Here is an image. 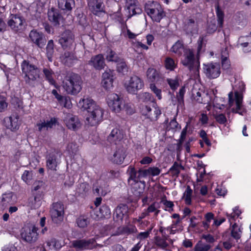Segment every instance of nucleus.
Instances as JSON below:
<instances>
[{
  "instance_id": "46",
  "label": "nucleus",
  "mask_w": 251,
  "mask_h": 251,
  "mask_svg": "<svg viewBox=\"0 0 251 251\" xmlns=\"http://www.w3.org/2000/svg\"><path fill=\"white\" fill-rule=\"evenodd\" d=\"M165 66L167 69L173 71L176 68V64L173 59L168 57L165 59Z\"/></svg>"
},
{
  "instance_id": "55",
  "label": "nucleus",
  "mask_w": 251,
  "mask_h": 251,
  "mask_svg": "<svg viewBox=\"0 0 251 251\" xmlns=\"http://www.w3.org/2000/svg\"><path fill=\"white\" fill-rule=\"evenodd\" d=\"M213 116L216 119V121L220 124H225L226 121V118L225 115L223 114H213Z\"/></svg>"
},
{
  "instance_id": "53",
  "label": "nucleus",
  "mask_w": 251,
  "mask_h": 251,
  "mask_svg": "<svg viewBox=\"0 0 251 251\" xmlns=\"http://www.w3.org/2000/svg\"><path fill=\"white\" fill-rule=\"evenodd\" d=\"M100 212L101 215L105 218L109 217L111 214L110 208L108 206L105 205H102L100 207Z\"/></svg>"
},
{
  "instance_id": "2",
  "label": "nucleus",
  "mask_w": 251,
  "mask_h": 251,
  "mask_svg": "<svg viewBox=\"0 0 251 251\" xmlns=\"http://www.w3.org/2000/svg\"><path fill=\"white\" fill-rule=\"evenodd\" d=\"M228 96V101L227 104L226 105L223 103H219V101H222V99L216 98L213 101V107L215 108L222 110L225 108H230L235 104V106L233 107L231 110H240L243 108V96L241 94L237 91L235 92L234 93L230 92Z\"/></svg>"
},
{
  "instance_id": "44",
  "label": "nucleus",
  "mask_w": 251,
  "mask_h": 251,
  "mask_svg": "<svg viewBox=\"0 0 251 251\" xmlns=\"http://www.w3.org/2000/svg\"><path fill=\"white\" fill-rule=\"evenodd\" d=\"M76 223L78 227L83 228L87 226L90 221L88 218L80 216L77 219Z\"/></svg>"
},
{
  "instance_id": "3",
  "label": "nucleus",
  "mask_w": 251,
  "mask_h": 251,
  "mask_svg": "<svg viewBox=\"0 0 251 251\" xmlns=\"http://www.w3.org/2000/svg\"><path fill=\"white\" fill-rule=\"evenodd\" d=\"M21 66L25 82L30 86H34L40 78V70L35 65L25 60L23 62Z\"/></svg>"
},
{
  "instance_id": "16",
  "label": "nucleus",
  "mask_w": 251,
  "mask_h": 251,
  "mask_svg": "<svg viewBox=\"0 0 251 251\" xmlns=\"http://www.w3.org/2000/svg\"><path fill=\"white\" fill-rule=\"evenodd\" d=\"M18 119V116L13 114L4 119V125L7 129H9L12 131H16L20 126Z\"/></svg>"
},
{
  "instance_id": "11",
  "label": "nucleus",
  "mask_w": 251,
  "mask_h": 251,
  "mask_svg": "<svg viewBox=\"0 0 251 251\" xmlns=\"http://www.w3.org/2000/svg\"><path fill=\"white\" fill-rule=\"evenodd\" d=\"M102 115V111H88L85 124L90 126H97L101 120Z\"/></svg>"
},
{
  "instance_id": "22",
  "label": "nucleus",
  "mask_w": 251,
  "mask_h": 251,
  "mask_svg": "<svg viewBox=\"0 0 251 251\" xmlns=\"http://www.w3.org/2000/svg\"><path fill=\"white\" fill-rule=\"evenodd\" d=\"M108 107L111 110H121V101L119 96L114 93L109 94L107 99Z\"/></svg>"
},
{
  "instance_id": "62",
  "label": "nucleus",
  "mask_w": 251,
  "mask_h": 251,
  "mask_svg": "<svg viewBox=\"0 0 251 251\" xmlns=\"http://www.w3.org/2000/svg\"><path fill=\"white\" fill-rule=\"evenodd\" d=\"M168 128H169V130L170 129H175L177 128H180V126H179L175 117L171 121Z\"/></svg>"
},
{
  "instance_id": "63",
  "label": "nucleus",
  "mask_w": 251,
  "mask_h": 251,
  "mask_svg": "<svg viewBox=\"0 0 251 251\" xmlns=\"http://www.w3.org/2000/svg\"><path fill=\"white\" fill-rule=\"evenodd\" d=\"M149 175L148 169L138 170V178L139 181H141V179L147 177Z\"/></svg>"
},
{
  "instance_id": "59",
  "label": "nucleus",
  "mask_w": 251,
  "mask_h": 251,
  "mask_svg": "<svg viewBox=\"0 0 251 251\" xmlns=\"http://www.w3.org/2000/svg\"><path fill=\"white\" fill-rule=\"evenodd\" d=\"M148 171L149 175H151L152 176H157L161 172V170L158 168L154 167H150L148 169Z\"/></svg>"
},
{
  "instance_id": "48",
  "label": "nucleus",
  "mask_w": 251,
  "mask_h": 251,
  "mask_svg": "<svg viewBox=\"0 0 251 251\" xmlns=\"http://www.w3.org/2000/svg\"><path fill=\"white\" fill-rule=\"evenodd\" d=\"M90 187L88 183L86 182L81 183L77 185V191L78 193L83 194L88 192Z\"/></svg>"
},
{
  "instance_id": "26",
  "label": "nucleus",
  "mask_w": 251,
  "mask_h": 251,
  "mask_svg": "<svg viewBox=\"0 0 251 251\" xmlns=\"http://www.w3.org/2000/svg\"><path fill=\"white\" fill-rule=\"evenodd\" d=\"M128 211V208L126 204H121L115 209L113 214V218L117 222L122 221L124 217L126 216Z\"/></svg>"
},
{
  "instance_id": "36",
  "label": "nucleus",
  "mask_w": 251,
  "mask_h": 251,
  "mask_svg": "<svg viewBox=\"0 0 251 251\" xmlns=\"http://www.w3.org/2000/svg\"><path fill=\"white\" fill-rule=\"evenodd\" d=\"M127 173L129 176L128 179L129 182L130 180H133L134 182L139 181L138 171H136L134 167L129 166L127 169Z\"/></svg>"
},
{
  "instance_id": "10",
  "label": "nucleus",
  "mask_w": 251,
  "mask_h": 251,
  "mask_svg": "<svg viewBox=\"0 0 251 251\" xmlns=\"http://www.w3.org/2000/svg\"><path fill=\"white\" fill-rule=\"evenodd\" d=\"M59 43L63 49H71L75 43V36L70 30H65L60 36Z\"/></svg>"
},
{
  "instance_id": "19",
  "label": "nucleus",
  "mask_w": 251,
  "mask_h": 251,
  "mask_svg": "<svg viewBox=\"0 0 251 251\" xmlns=\"http://www.w3.org/2000/svg\"><path fill=\"white\" fill-rule=\"evenodd\" d=\"M48 17L49 20L54 26L59 25L60 22L63 19V17L59 11L53 7L49 9Z\"/></svg>"
},
{
  "instance_id": "27",
  "label": "nucleus",
  "mask_w": 251,
  "mask_h": 251,
  "mask_svg": "<svg viewBox=\"0 0 251 251\" xmlns=\"http://www.w3.org/2000/svg\"><path fill=\"white\" fill-rule=\"evenodd\" d=\"M46 166L47 168L52 171H56L57 165L59 164V160L57 158V155L55 153L49 154L46 157Z\"/></svg>"
},
{
  "instance_id": "42",
  "label": "nucleus",
  "mask_w": 251,
  "mask_h": 251,
  "mask_svg": "<svg viewBox=\"0 0 251 251\" xmlns=\"http://www.w3.org/2000/svg\"><path fill=\"white\" fill-rule=\"evenodd\" d=\"M167 239L165 237H156L155 238V244L158 247L162 249H165L169 246V244L166 241Z\"/></svg>"
},
{
  "instance_id": "61",
  "label": "nucleus",
  "mask_w": 251,
  "mask_h": 251,
  "mask_svg": "<svg viewBox=\"0 0 251 251\" xmlns=\"http://www.w3.org/2000/svg\"><path fill=\"white\" fill-rule=\"evenodd\" d=\"M74 179L73 177L69 176L65 180L64 183V186L66 188H70L74 184Z\"/></svg>"
},
{
  "instance_id": "41",
  "label": "nucleus",
  "mask_w": 251,
  "mask_h": 251,
  "mask_svg": "<svg viewBox=\"0 0 251 251\" xmlns=\"http://www.w3.org/2000/svg\"><path fill=\"white\" fill-rule=\"evenodd\" d=\"M231 235L232 237L238 240L240 238L241 235V231L240 227L236 224H234L232 227L231 231Z\"/></svg>"
},
{
  "instance_id": "31",
  "label": "nucleus",
  "mask_w": 251,
  "mask_h": 251,
  "mask_svg": "<svg viewBox=\"0 0 251 251\" xmlns=\"http://www.w3.org/2000/svg\"><path fill=\"white\" fill-rule=\"evenodd\" d=\"M42 199V196L40 194L30 198L28 201V206L32 209L38 208L41 205Z\"/></svg>"
},
{
  "instance_id": "43",
  "label": "nucleus",
  "mask_w": 251,
  "mask_h": 251,
  "mask_svg": "<svg viewBox=\"0 0 251 251\" xmlns=\"http://www.w3.org/2000/svg\"><path fill=\"white\" fill-rule=\"evenodd\" d=\"M117 63V70L118 72L125 74L128 72L127 66L123 59H121L120 61Z\"/></svg>"
},
{
  "instance_id": "37",
  "label": "nucleus",
  "mask_w": 251,
  "mask_h": 251,
  "mask_svg": "<svg viewBox=\"0 0 251 251\" xmlns=\"http://www.w3.org/2000/svg\"><path fill=\"white\" fill-rule=\"evenodd\" d=\"M43 73L46 79L51 85H54L55 83V81L53 78L54 73L50 69L48 68H44Z\"/></svg>"
},
{
  "instance_id": "57",
  "label": "nucleus",
  "mask_w": 251,
  "mask_h": 251,
  "mask_svg": "<svg viewBox=\"0 0 251 251\" xmlns=\"http://www.w3.org/2000/svg\"><path fill=\"white\" fill-rule=\"evenodd\" d=\"M150 88L151 90L155 94L158 99L159 100H161L162 98L161 90L158 88L154 83H151L150 84Z\"/></svg>"
},
{
  "instance_id": "29",
  "label": "nucleus",
  "mask_w": 251,
  "mask_h": 251,
  "mask_svg": "<svg viewBox=\"0 0 251 251\" xmlns=\"http://www.w3.org/2000/svg\"><path fill=\"white\" fill-rule=\"evenodd\" d=\"M126 157V150L123 147L118 149L113 154V161L116 164H122Z\"/></svg>"
},
{
  "instance_id": "17",
  "label": "nucleus",
  "mask_w": 251,
  "mask_h": 251,
  "mask_svg": "<svg viewBox=\"0 0 251 251\" xmlns=\"http://www.w3.org/2000/svg\"><path fill=\"white\" fill-rule=\"evenodd\" d=\"M64 121L70 129L76 130L81 126V123L77 117L72 115H68L64 119Z\"/></svg>"
},
{
  "instance_id": "54",
  "label": "nucleus",
  "mask_w": 251,
  "mask_h": 251,
  "mask_svg": "<svg viewBox=\"0 0 251 251\" xmlns=\"http://www.w3.org/2000/svg\"><path fill=\"white\" fill-rule=\"evenodd\" d=\"M152 229V227H151L149 228L147 231L145 232H141L139 233L136 236L137 239H139L140 240H143L148 238L151 231Z\"/></svg>"
},
{
  "instance_id": "6",
  "label": "nucleus",
  "mask_w": 251,
  "mask_h": 251,
  "mask_svg": "<svg viewBox=\"0 0 251 251\" xmlns=\"http://www.w3.org/2000/svg\"><path fill=\"white\" fill-rule=\"evenodd\" d=\"M25 20L18 15H12L7 22V25L12 30L16 32H21L25 26Z\"/></svg>"
},
{
  "instance_id": "18",
  "label": "nucleus",
  "mask_w": 251,
  "mask_h": 251,
  "mask_svg": "<svg viewBox=\"0 0 251 251\" xmlns=\"http://www.w3.org/2000/svg\"><path fill=\"white\" fill-rule=\"evenodd\" d=\"M95 242L94 239L78 240L73 241V246L78 250L91 249L94 247Z\"/></svg>"
},
{
  "instance_id": "24",
  "label": "nucleus",
  "mask_w": 251,
  "mask_h": 251,
  "mask_svg": "<svg viewBox=\"0 0 251 251\" xmlns=\"http://www.w3.org/2000/svg\"><path fill=\"white\" fill-rule=\"evenodd\" d=\"M113 71L108 69L105 71L102 75V86L106 90L112 86L113 81Z\"/></svg>"
},
{
  "instance_id": "1",
  "label": "nucleus",
  "mask_w": 251,
  "mask_h": 251,
  "mask_svg": "<svg viewBox=\"0 0 251 251\" xmlns=\"http://www.w3.org/2000/svg\"><path fill=\"white\" fill-rule=\"evenodd\" d=\"M83 81L78 74L71 73L66 75L63 82V87L67 94L76 95L82 89Z\"/></svg>"
},
{
  "instance_id": "13",
  "label": "nucleus",
  "mask_w": 251,
  "mask_h": 251,
  "mask_svg": "<svg viewBox=\"0 0 251 251\" xmlns=\"http://www.w3.org/2000/svg\"><path fill=\"white\" fill-rule=\"evenodd\" d=\"M30 40L40 48H43L46 44V39L41 32L32 30L29 35Z\"/></svg>"
},
{
  "instance_id": "40",
  "label": "nucleus",
  "mask_w": 251,
  "mask_h": 251,
  "mask_svg": "<svg viewBox=\"0 0 251 251\" xmlns=\"http://www.w3.org/2000/svg\"><path fill=\"white\" fill-rule=\"evenodd\" d=\"M205 96L204 92L200 90L193 89L192 91V97L194 100L199 103L203 102V98Z\"/></svg>"
},
{
  "instance_id": "64",
  "label": "nucleus",
  "mask_w": 251,
  "mask_h": 251,
  "mask_svg": "<svg viewBox=\"0 0 251 251\" xmlns=\"http://www.w3.org/2000/svg\"><path fill=\"white\" fill-rule=\"evenodd\" d=\"M217 26L215 23L212 22L208 23L207 32L209 33H213L217 30Z\"/></svg>"
},
{
  "instance_id": "56",
  "label": "nucleus",
  "mask_w": 251,
  "mask_h": 251,
  "mask_svg": "<svg viewBox=\"0 0 251 251\" xmlns=\"http://www.w3.org/2000/svg\"><path fill=\"white\" fill-rule=\"evenodd\" d=\"M167 81L172 90H176L179 86L178 81L176 78H167Z\"/></svg>"
},
{
  "instance_id": "9",
  "label": "nucleus",
  "mask_w": 251,
  "mask_h": 251,
  "mask_svg": "<svg viewBox=\"0 0 251 251\" xmlns=\"http://www.w3.org/2000/svg\"><path fill=\"white\" fill-rule=\"evenodd\" d=\"M64 209V205L60 202H57L52 204L50 213L54 223L57 224L63 221Z\"/></svg>"
},
{
  "instance_id": "34",
  "label": "nucleus",
  "mask_w": 251,
  "mask_h": 251,
  "mask_svg": "<svg viewBox=\"0 0 251 251\" xmlns=\"http://www.w3.org/2000/svg\"><path fill=\"white\" fill-rule=\"evenodd\" d=\"M186 48H185L181 42L177 41L171 48V50L178 56L182 55L185 52Z\"/></svg>"
},
{
  "instance_id": "15",
  "label": "nucleus",
  "mask_w": 251,
  "mask_h": 251,
  "mask_svg": "<svg viewBox=\"0 0 251 251\" xmlns=\"http://www.w3.org/2000/svg\"><path fill=\"white\" fill-rule=\"evenodd\" d=\"M60 58L61 62L68 67L73 66L78 61L77 56L72 51H65Z\"/></svg>"
},
{
  "instance_id": "20",
  "label": "nucleus",
  "mask_w": 251,
  "mask_h": 251,
  "mask_svg": "<svg viewBox=\"0 0 251 251\" xmlns=\"http://www.w3.org/2000/svg\"><path fill=\"white\" fill-rule=\"evenodd\" d=\"M124 135L121 130L115 128L113 129L107 137V141L111 144L117 145L120 144L123 139Z\"/></svg>"
},
{
  "instance_id": "23",
  "label": "nucleus",
  "mask_w": 251,
  "mask_h": 251,
  "mask_svg": "<svg viewBox=\"0 0 251 251\" xmlns=\"http://www.w3.org/2000/svg\"><path fill=\"white\" fill-rule=\"evenodd\" d=\"M57 120L54 117L50 118L47 120H44L40 123L36 124L38 131L40 132L48 130L49 128H52L57 124Z\"/></svg>"
},
{
  "instance_id": "7",
  "label": "nucleus",
  "mask_w": 251,
  "mask_h": 251,
  "mask_svg": "<svg viewBox=\"0 0 251 251\" xmlns=\"http://www.w3.org/2000/svg\"><path fill=\"white\" fill-rule=\"evenodd\" d=\"M38 228L35 225L25 227L21 232L22 238L27 243H35L38 239Z\"/></svg>"
},
{
  "instance_id": "39",
  "label": "nucleus",
  "mask_w": 251,
  "mask_h": 251,
  "mask_svg": "<svg viewBox=\"0 0 251 251\" xmlns=\"http://www.w3.org/2000/svg\"><path fill=\"white\" fill-rule=\"evenodd\" d=\"M106 59L108 61L119 62L121 58L118 56L115 52L109 49L106 51Z\"/></svg>"
},
{
  "instance_id": "52",
  "label": "nucleus",
  "mask_w": 251,
  "mask_h": 251,
  "mask_svg": "<svg viewBox=\"0 0 251 251\" xmlns=\"http://www.w3.org/2000/svg\"><path fill=\"white\" fill-rule=\"evenodd\" d=\"M211 247V246L209 244L199 243L195 247L194 250L195 251H208Z\"/></svg>"
},
{
  "instance_id": "8",
  "label": "nucleus",
  "mask_w": 251,
  "mask_h": 251,
  "mask_svg": "<svg viewBox=\"0 0 251 251\" xmlns=\"http://www.w3.org/2000/svg\"><path fill=\"white\" fill-rule=\"evenodd\" d=\"M144 86L142 79L136 75L131 77L129 80L125 83L126 91L130 94H135Z\"/></svg>"
},
{
  "instance_id": "49",
  "label": "nucleus",
  "mask_w": 251,
  "mask_h": 251,
  "mask_svg": "<svg viewBox=\"0 0 251 251\" xmlns=\"http://www.w3.org/2000/svg\"><path fill=\"white\" fill-rule=\"evenodd\" d=\"M47 245L50 249H59L61 248V244L59 242L54 238L51 239L47 242Z\"/></svg>"
},
{
  "instance_id": "51",
  "label": "nucleus",
  "mask_w": 251,
  "mask_h": 251,
  "mask_svg": "<svg viewBox=\"0 0 251 251\" xmlns=\"http://www.w3.org/2000/svg\"><path fill=\"white\" fill-rule=\"evenodd\" d=\"M22 178L27 184L29 183L33 178L32 171H25L22 176Z\"/></svg>"
},
{
  "instance_id": "14",
  "label": "nucleus",
  "mask_w": 251,
  "mask_h": 251,
  "mask_svg": "<svg viewBox=\"0 0 251 251\" xmlns=\"http://www.w3.org/2000/svg\"><path fill=\"white\" fill-rule=\"evenodd\" d=\"M89 9L95 15L104 12V5L102 0H88Z\"/></svg>"
},
{
  "instance_id": "33",
  "label": "nucleus",
  "mask_w": 251,
  "mask_h": 251,
  "mask_svg": "<svg viewBox=\"0 0 251 251\" xmlns=\"http://www.w3.org/2000/svg\"><path fill=\"white\" fill-rule=\"evenodd\" d=\"M74 3V0H57L58 7L63 10H71L72 4Z\"/></svg>"
},
{
  "instance_id": "35",
  "label": "nucleus",
  "mask_w": 251,
  "mask_h": 251,
  "mask_svg": "<svg viewBox=\"0 0 251 251\" xmlns=\"http://www.w3.org/2000/svg\"><path fill=\"white\" fill-rule=\"evenodd\" d=\"M184 169V167L177 162H175L170 169L169 172L173 177H177L180 174V170Z\"/></svg>"
},
{
  "instance_id": "5",
  "label": "nucleus",
  "mask_w": 251,
  "mask_h": 251,
  "mask_svg": "<svg viewBox=\"0 0 251 251\" xmlns=\"http://www.w3.org/2000/svg\"><path fill=\"white\" fill-rule=\"evenodd\" d=\"M145 10L151 19L156 22H159L164 16L161 5L156 1H148L145 5Z\"/></svg>"
},
{
  "instance_id": "58",
  "label": "nucleus",
  "mask_w": 251,
  "mask_h": 251,
  "mask_svg": "<svg viewBox=\"0 0 251 251\" xmlns=\"http://www.w3.org/2000/svg\"><path fill=\"white\" fill-rule=\"evenodd\" d=\"M205 218L206 219V222H203V226L208 227L209 223L214 218V214L211 212L207 213L205 216Z\"/></svg>"
},
{
  "instance_id": "4",
  "label": "nucleus",
  "mask_w": 251,
  "mask_h": 251,
  "mask_svg": "<svg viewBox=\"0 0 251 251\" xmlns=\"http://www.w3.org/2000/svg\"><path fill=\"white\" fill-rule=\"evenodd\" d=\"M184 66L193 71L195 75L199 76L200 61L196 59L192 50L186 49L181 61Z\"/></svg>"
},
{
  "instance_id": "47",
  "label": "nucleus",
  "mask_w": 251,
  "mask_h": 251,
  "mask_svg": "<svg viewBox=\"0 0 251 251\" xmlns=\"http://www.w3.org/2000/svg\"><path fill=\"white\" fill-rule=\"evenodd\" d=\"M192 192V190L191 189L190 187L189 186H187L183 195V197L184 198L185 202L187 204H191V196Z\"/></svg>"
},
{
  "instance_id": "50",
  "label": "nucleus",
  "mask_w": 251,
  "mask_h": 251,
  "mask_svg": "<svg viewBox=\"0 0 251 251\" xmlns=\"http://www.w3.org/2000/svg\"><path fill=\"white\" fill-rule=\"evenodd\" d=\"M126 8L128 10L129 17H131V16L137 14H140L141 12V9L137 5H135V6H130V7Z\"/></svg>"
},
{
  "instance_id": "38",
  "label": "nucleus",
  "mask_w": 251,
  "mask_h": 251,
  "mask_svg": "<svg viewBox=\"0 0 251 251\" xmlns=\"http://www.w3.org/2000/svg\"><path fill=\"white\" fill-rule=\"evenodd\" d=\"M54 48L53 41L52 40H49L46 47V54L50 61H52V57L54 52Z\"/></svg>"
},
{
  "instance_id": "12",
  "label": "nucleus",
  "mask_w": 251,
  "mask_h": 251,
  "mask_svg": "<svg viewBox=\"0 0 251 251\" xmlns=\"http://www.w3.org/2000/svg\"><path fill=\"white\" fill-rule=\"evenodd\" d=\"M204 71L206 76L210 79L218 77L220 74V66L217 63H209L204 66Z\"/></svg>"
},
{
  "instance_id": "30",
  "label": "nucleus",
  "mask_w": 251,
  "mask_h": 251,
  "mask_svg": "<svg viewBox=\"0 0 251 251\" xmlns=\"http://www.w3.org/2000/svg\"><path fill=\"white\" fill-rule=\"evenodd\" d=\"M145 184L144 181H136L132 183V190L134 195L139 196L142 194L144 192Z\"/></svg>"
},
{
  "instance_id": "32",
  "label": "nucleus",
  "mask_w": 251,
  "mask_h": 251,
  "mask_svg": "<svg viewBox=\"0 0 251 251\" xmlns=\"http://www.w3.org/2000/svg\"><path fill=\"white\" fill-rule=\"evenodd\" d=\"M146 75L148 81L151 82L158 81L160 78L159 73L153 68H149L147 71Z\"/></svg>"
},
{
  "instance_id": "21",
  "label": "nucleus",
  "mask_w": 251,
  "mask_h": 251,
  "mask_svg": "<svg viewBox=\"0 0 251 251\" xmlns=\"http://www.w3.org/2000/svg\"><path fill=\"white\" fill-rule=\"evenodd\" d=\"M88 64L93 66L96 70L103 69L105 65L103 55L99 54L92 57L88 61Z\"/></svg>"
},
{
  "instance_id": "60",
  "label": "nucleus",
  "mask_w": 251,
  "mask_h": 251,
  "mask_svg": "<svg viewBox=\"0 0 251 251\" xmlns=\"http://www.w3.org/2000/svg\"><path fill=\"white\" fill-rule=\"evenodd\" d=\"M93 191L94 193L101 196H104L106 194V192L103 191V188L101 186H99L96 184L94 185Z\"/></svg>"
},
{
  "instance_id": "25",
  "label": "nucleus",
  "mask_w": 251,
  "mask_h": 251,
  "mask_svg": "<svg viewBox=\"0 0 251 251\" xmlns=\"http://www.w3.org/2000/svg\"><path fill=\"white\" fill-rule=\"evenodd\" d=\"M78 107L83 110H98L100 108L95 101L89 98L80 100L77 104Z\"/></svg>"
},
{
  "instance_id": "28",
  "label": "nucleus",
  "mask_w": 251,
  "mask_h": 251,
  "mask_svg": "<svg viewBox=\"0 0 251 251\" xmlns=\"http://www.w3.org/2000/svg\"><path fill=\"white\" fill-rule=\"evenodd\" d=\"M184 30L187 34L193 35L198 32V24L194 19H189L184 26Z\"/></svg>"
},
{
  "instance_id": "45",
  "label": "nucleus",
  "mask_w": 251,
  "mask_h": 251,
  "mask_svg": "<svg viewBox=\"0 0 251 251\" xmlns=\"http://www.w3.org/2000/svg\"><path fill=\"white\" fill-rule=\"evenodd\" d=\"M218 24L220 27H223L224 23V14L223 11L218 5L216 8Z\"/></svg>"
}]
</instances>
